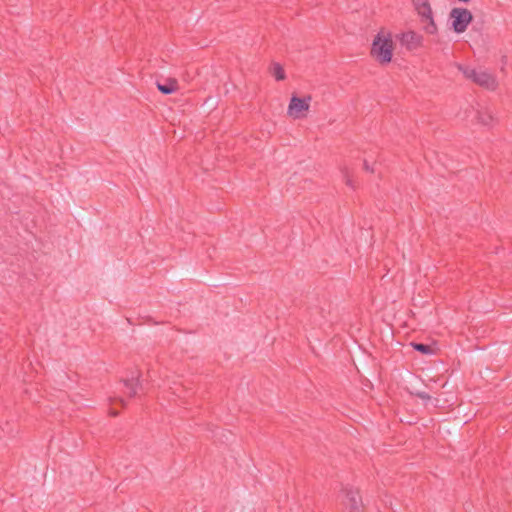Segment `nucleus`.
I'll return each instance as SVG.
<instances>
[{
    "instance_id": "7",
    "label": "nucleus",
    "mask_w": 512,
    "mask_h": 512,
    "mask_svg": "<svg viewBox=\"0 0 512 512\" xmlns=\"http://www.w3.org/2000/svg\"><path fill=\"white\" fill-rule=\"evenodd\" d=\"M156 86L158 90L164 95L172 94L179 88L177 79L172 77L166 78L165 83L157 81Z\"/></svg>"
},
{
    "instance_id": "17",
    "label": "nucleus",
    "mask_w": 512,
    "mask_h": 512,
    "mask_svg": "<svg viewBox=\"0 0 512 512\" xmlns=\"http://www.w3.org/2000/svg\"><path fill=\"white\" fill-rule=\"evenodd\" d=\"M410 394L411 395H414L422 400H426V401H432L433 402V399L427 392H424V391H420L418 389H415V390H411L410 391Z\"/></svg>"
},
{
    "instance_id": "21",
    "label": "nucleus",
    "mask_w": 512,
    "mask_h": 512,
    "mask_svg": "<svg viewBox=\"0 0 512 512\" xmlns=\"http://www.w3.org/2000/svg\"><path fill=\"white\" fill-rule=\"evenodd\" d=\"M110 414H111V416L116 417L118 415V412L117 411H111Z\"/></svg>"
},
{
    "instance_id": "1",
    "label": "nucleus",
    "mask_w": 512,
    "mask_h": 512,
    "mask_svg": "<svg viewBox=\"0 0 512 512\" xmlns=\"http://www.w3.org/2000/svg\"><path fill=\"white\" fill-rule=\"evenodd\" d=\"M394 44L391 35L383 36L378 33L371 46V56L374 57L380 64H388L393 57Z\"/></svg>"
},
{
    "instance_id": "3",
    "label": "nucleus",
    "mask_w": 512,
    "mask_h": 512,
    "mask_svg": "<svg viewBox=\"0 0 512 512\" xmlns=\"http://www.w3.org/2000/svg\"><path fill=\"white\" fill-rule=\"evenodd\" d=\"M311 100L312 96L310 94L301 98L298 97L296 93H293L290 98L287 114L293 119L306 117L310 108Z\"/></svg>"
},
{
    "instance_id": "2",
    "label": "nucleus",
    "mask_w": 512,
    "mask_h": 512,
    "mask_svg": "<svg viewBox=\"0 0 512 512\" xmlns=\"http://www.w3.org/2000/svg\"><path fill=\"white\" fill-rule=\"evenodd\" d=\"M449 18L452 30L457 34H461L466 31L473 21V14L467 8L455 7L450 11Z\"/></svg>"
},
{
    "instance_id": "22",
    "label": "nucleus",
    "mask_w": 512,
    "mask_h": 512,
    "mask_svg": "<svg viewBox=\"0 0 512 512\" xmlns=\"http://www.w3.org/2000/svg\"><path fill=\"white\" fill-rule=\"evenodd\" d=\"M119 402L121 403L122 406H125L126 405V402L124 399H119Z\"/></svg>"
},
{
    "instance_id": "20",
    "label": "nucleus",
    "mask_w": 512,
    "mask_h": 512,
    "mask_svg": "<svg viewBox=\"0 0 512 512\" xmlns=\"http://www.w3.org/2000/svg\"><path fill=\"white\" fill-rule=\"evenodd\" d=\"M502 64H503V67H502V70H504V65L507 63V56H502Z\"/></svg>"
},
{
    "instance_id": "16",
    "label": "nucleus",
    "mask_w": 512,
    "mask_h": 512,
    "mask_svg": "<svg viewBox=\"0 0 512 512\" xmlns=\"http://www.w3.org/2000/svg\"><path fill=\"white\" fill-rule=\"evenodd\" d=\"M452 399H454V396H451V399H449V398L441 399L440 396L435 397L433 399V406L434 407H443L444 404L453 405Z\"/></svg>"
},
{
    "instance_id": "15",
    "label": "nucleus",
    "mask_w": 512,
    "mask_h": 512,
    "mask_svg": "<svg viewBox=\"0 0 512 512\" xmlns=\"http://www.w3.org/2000/svg\"><path fill=\"white\" fill-rule=\"evenodd\" d=\"M341 172H342L343 178L345 179V184L347 186L351 187L352 189H355L356 185L350 175L349 169L346 166H344L343 168H341Z\"/></svg>"
},
{
    "instance_id": "5",
    "label": "nucleus",
    "mask_w": 512,
    "mask_h": 512,
    "mask_svg": "<svg viewBox=\"0 0 512 512\" xmlns=\"http://www.w3.org/2000/svg\"><path fill=\"white\" fill-rule=\"evenodd\" d=\"M342 491L345 494V501L343 503L349 509V512H361L363 502L359 490L346 487Z\"/></svg>"
},
{
    "instance_id": "19",
    "label": "nucleus",
    "mask_w": 512,
    "mask_h": 512,
    "mask_svg": "<svg viewBox=\"0 0 512 512\" xmlns=\"http://www.w3.org/2000/svg\"><path fill=\"white\" fill-rule=\"evenodd\" d=\"M413 2V5L415 8H417L418 6H420L421 2H423V0H412Z\"/></svg>"
},
{
    "instance_id": "10",
    "label": "nucleus",
    "mask_w": 512,
    "mask_h": 512,
    "mask_svg": "<svg viewBox=\"0 0 512 512\" xmlns=\"http://www.w3.org/2000/svg\"><path fill=\"white\" fill-rule=\"evenodd\" d=\"M270 73L277 81H283L286 79L284 68L281 64L273 62L270 68Z\"/></svg>"
},
{
    "instance_id": "6",
    "label": "nucleus",
    "mask_w": 512,
    "mask_h": 512,
    "mask_svg": "<svg viewBox=\"0 0 512 512\" xmlns=\"http://www.w3.org/2000/svg\"><path fill=\"white\" fill-rule=\"evenodd\" d=\"M400 43L410 51L415 50L422 46L423 36L416 33L415 31H408L402 33L400 37Z\"/></svg>"
},
{
    "instance_id": "14",
    "label": "nucleus",
    "mask_w": 512,
    "mask_h": 512,
    "mask_svg": "<svg viewBox=\"0 0 512 512\" xmlns=\"http://www.w3.org/2000/svg\"><path fill=\"white\" fill-rule=\"evenodd\" d=\"M458 69L464 74V76L467 79H471L472 81L474 80L476 73H477V71L475 69L470 68L468 66L461 65V64L458 65Z\"/></svg>"
},
{
    "instance_id": "8",
    "label": "nucleus",
    "mask_w": 512,
    "mask_h": 512,
    "mask_svg": "<svg viewBox=\"0 0 512 512\" xmlns=\"http://www.w3.org/2000/svg\"><path fill=\"white\" fill-rule=\"evenodd\" d=\"M140 376L141 373L138 372L136 376L132 375L131 378L121 380L124 386L128 389L129 397H135L138 387H141Z\"/></svg>"
},
{
    "instance_id": "11",
    "label": "nucleus",
    "mask_w": 512,
    "mask_h": 512,
    "mask_svg": "<svg viewBox=\"0 0 512 512\" xmlns=\"http://www.w3.org/2000/svg\"><path fill=\"white\" fill-rule=\"evenodd\" d=\"M411 345L415 351L420 352L423 355H431L434 353L432 346L429 344L412 342Z\"/></svg>"
},
{
    "instance_id": "9",
    "label": "nucleus",
    "mask_w": 512,
    "mask_h": 512,
    "mask_svg": "<svg viewBox=\"0 0 512 512\" xmlns=\"http://www.w3.org/2000/svg\"><path fill=\"white\" fill-rule=\"evenodd\" d=\"M473 82L488 89H493L495 86V79L489 73L483 71L476 73Z\"/></svg>"
},
{
    "instance_id": "12",
    "label": "nucleus",
    "mask_w": 512,
    "mask_h": 512,
    "mask_svg": "<svg viewBox=\"0 0 512 512\" xmlns=\"http://www.w3.org/2000/svg\"><path fill=\"white\" fill-rule=\"evenodd\" d=\"M477 119L483 125H490L493 122V115L489 111L479 110L477 112Z\"/></svg>"
},
{
    "instance_id": "18",
    "label": "nucleus",
    "mask_w": 512,
    "mask_h": 512,
    "mask_svg": "<svg viewBox=\"0 0 512 512\" xmlns=\"http://www.w3.org/2000/svg\"><path fill=\"white\" fill-rule=\"evenodd\" d=\"M363 169H364L365 171H367V172H370V173H373V172H374L373 167H371V166L369 165V163L367 162V160H364V162H363Z\"/></svg>"
},
{
    "instance_id": "13",
    "label": "nucleus",
    "mask_w": 512,
    "mask_h": 512,
    "mask_svg": "<svg viewBox=\"0 0 512 512\" xmlns=\"http://www.w3.org/2000/svg\"><path fill=\"white\" fill-rule=\"evenodd\" d=\"M217 106L218 100L216 97L213 96H208L202 104V107L205 111H213L217 108Z\"/></svg>"
},
{
    "instance_id": "23",
    "label": "nucleus",
    "mask_w": 512,
    "mask_h": 512,
    "mask_svg": "<svg viewBox=\"0 0 512 512\" xmlns=\"http://www.w3.org/2000/svg\"><path fill=\"white\" fill-rule=\"evenodd\" d=\"M447 386V382H445L442 387L445 388Z\"/></svg>"
},
{
    "instance_id": "4",
    "label": "nucleus",
    "mask_w": 512,
    "mask_h": 512,
    "mask_svg": "<svg viewBox=\"0 0 512 512\" xmlns=\"http://www.w3.org/2000/svg\"><path fill=\"white\" fill-rule=\"evenodd\" d=\"M415 10L421 17V22L426 23L424 30L428 34H435L437 32V25L433 18V12L429 0H423L420 6L415 8Z\"/></svg>"
}]
</instances>
